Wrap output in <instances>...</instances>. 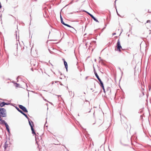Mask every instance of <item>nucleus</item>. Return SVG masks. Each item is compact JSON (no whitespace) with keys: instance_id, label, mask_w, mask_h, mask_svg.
Returning a JSON list of instances; mask_svg holds the SVG:
<instances>
[{"instance_id":"obj_24","label":"nucleus","mask_w":151,"mask_h":151,"mask_svg":"<svg viewBox=\"0 0 151 151\" xmlns=\"http://www.w3.org/2000/svg\"><path fill=\"white\" fill-rule=\"evenodd\" d=\"M150 20H148L147 21V23L150 22Z\"/></svg>"},{"instance_id":"obj_31","label":"nucleus","mask_w":151,"mask_h":151,"mask_svg":"<svg viewBox=\"0 0 151 151\" xmlns=\"http://www.w3.org/2000/svg\"><path fill=\"white\" fill-rule=\"evenodd\" d=\"M92 109L91 108V109H90V110L88 111V112H89H89H91V110Z\"/></svg>"},{"instance_id":"obj_28","label":"nucleus","mask_w":151,"mask_h":151,"mask_svg":"<svg viewBox=\"0 0 151 151\" xmlns=\"http://www.w3.org/2000/svg\"><path fill=\"white\" fill-rule=\"evenodd\" d=\"M116 34V33H113L112 35H115Z\"/></svg>"},{"instance_id":"obj_23","label":"nucleus","mask_w":151,"mask_h":151,"mask_svg":"<svg viewBox=\"0 0 151 151\" xmlns=\"http://www.w3.org/2000/svg\"><path fill=\"white\" fill-rule=\"evenodd\" d=\"M65 67V68H66V70L67 72V71H68V67Z\"/></svg>"},{"instance_id":"obj_9","label":"nucleus","mask_w":151,"mask_h":151,"mask_svg":"<svg viewBox=\"0 0 151 151\" xmlns=\"http://www.w3.org/2000/svg\"><path fill=\"white\" fill-rule=\"evenodd\" d=\"M6 127V129L7 131L9 133H10V129L9 127V126L7 123L5 125Z\"/></svg>"},{"instance_id":"obj_2","label":"nucleus","mask_w":151,"mask_h":151,"mask_svg":"<svg viewBox=\"0 0 151 151\" xmlns=\"http://www.w3.org/2000/svg\"><path fill=\"white\" fill-rule=\"evenodd\" d=\"M116 47H117L116 50L118 51L119 52H121V49H122V47L121 46L120 41L119 39L116 43Z\"/></svg>"},{"instance_id":"obj_32","label":"nucleus","mask_w":151,"mask_h":151,"mask_svg":"<svg viewBox=\"0 0 151 151\" xmlns=\"http://www.w3.org/2000/svg\"><path fill=\"white\" fill-rule=\"evenodd\" d=\"M87 78H88V77H87H87H86V78H85L86 79H87Z\"/></svg>"},{"instance_id":"obj_4","label":"nucleus","mask_w":151,"mask_h":151,"mask_svg":"<svg viewBox=\"0 0 151 151\" xmlns=\"http://www.w3.org/2000/svg\"><path fill=\"white\" fill-rule=\"evenodd\" d=\"M96 78L98 79V80H99V81L100 82V85H102L103 84V83L101 81L100 78H99L97 74H96Z\"/></svg>"},{"instance_id":"obj_12","label":"nucleus","mask_w":151,"mask_h":151,"mask_svg":"<svg viewBox=\"0 0 151 151\" xmlns=\"http://www.w3.org/2000/svg\"><path fill=\"white\" fill-rule=\"evenodd\" d=\"M0 123L1 124H4L5 125L7 123L4 120L2 119L0 121Z\"/></svg>"},{"instance_id":"obj_19","label":"nucleus","mask_w":151,"mask_h":151,"mask_svg":"<svg viewBox=\"0 0 151 151\" xmlns=\"http://www.w3.org/2000/svg\"><path fill=\"white\" fill-rule=\"evenodd\" d=\"M4 104H5V105H10L11 103H7V102H5Z\"/></svg>"},{"instance_id":"obj_22","label":"nucleus","mask_w":151,"mask_h":151,"mask_svg":"<svg viewBox=\"0 0 151 151\" xmlns=\"http://www.w3.org/2000/svg\"><path fill=\"white\" fill-rule=\"evenodd\" d=\"M136 67H135V68H134V72L135 73L136 72Z\"/></svg>"},{"instance_id":"obj_34","label":"nucleus","mask_w":151,"mask_h":151,"mask_svg":"<svg viewBox=\"0 0 151 151\" xmlns=\"http://www.w3.org/2000/svg\"><path fill=\"white\" fill-rule=\"evenodd\" d=\"M119 69L121 71V70L120 68H119Z\"/></svg>"},{"instance_id":"obj_42","label":"nucleus","mask_w":151,"mask_h":151,"mask_svg":"<svg viewBox=\"0 0 151 151\" xmlns=\"http://www.w3.org/2000/svg\"><path fill=\"white\" fill-rule=\"evenodd\" d=\"M84 94H85V92L84 93Z\"/></svg>"},{"instance_id":"obj_14","label":"nucleus","mask_w":151,"mask_h":151,"mask_svg":"<svg viewBox=\"0 0 151 151\" xmlns=\"http://www.w3.org/2000/svg\"><path fill=\"white\" fill-rule=\"evenodd\" d=\"M63 60L64 63V64L65 65V66H68V64L65 61V60L64 59H63Z\"/></svg>"},{"instance_id":"obj_6","label":"nucleus","mask_w":151,"mask_h":151,"mask_svg":"<svg viewBox=\"0 0 151 151\" xmlns=\"http://www.w3.org/2000/svg\"><path fill=\"white\" fill-rule=\"evenodd\" d=\"M60 20H61V23L63 24H64V25H65V26H66L68 27H72L68 24H65L64 22L63 21V18H62V17H61V16H60Z\"/></svg>"},{"instance_id":"obj_30","label":"nucleus","mask_w":151,"mask_h":151,"mask_svg":"<svg viewBox=\"0 0 151 151\" xmlns=\"http://www.w3.org/2000/svg\"><path fill=\"white\" fill-rule=\"evenodd\" d=\"M54 83V82L52 81V85Z\"/></svg>"},{"instance_id":"obj_11","label":"nucleus","mask_w":151,"mask_h":151,"mask_svg":"<svg viewBox=\"0 0 151 151\" xmlns=\"http://www.w3.org/2000/svg\"><path fill=\"white\" fill-rule=\"evenodd\" d=\"M5 102L3 101V102H0V106L1 107H3L5 105V104H4Z\"/></svg>"},{"instance_id":"obj_7","label":"nucleus","mask_w":151,"mask_h":151,"mask_svg":"<svg viewBox=\"0 0 151 151\" xmlns=\"http://www.w3.org/2000/svg\"><path fill=\"white\" fill-rule=\"evenodd\" d=\"M31 129L32 131V133L33 134H34L35 136V140L37 142V134L34 131L33 127H32V129Z\"/></svg>"},{"instance_id":"obj_40","label":"nucleus","mask_w":151,"mask_h":151,"mask_svg":"<svg viewBox=\"0 0 151 151\" xmlns=\"http://www.w3.org/2000/svg\"><path fill=\"white\" fill-rule=\"evenodd\" d=\"M92 89H92V88H91V90H92Z\"/></svg>"},{"instance_id":"obj_5","label":"nucleus","mask_w":151,"mask_h":151,"mask_svg":"<svg viewBox=\"0 0 151 151\" xmlns=\"http://www.w3.org/2000/svg\"><path fill=\"white\" fill-rule=\"evenodd\" d=\"M28 120L29 124L31 127V128L32 129V127H33L34 126L33 122L30 119H28Z\"/></svg>"},{"instance_id":"obj_37","label":"nucleus","mask_w":151,"mask_h":151,"mask_svg":"<svg viewBox=\"0 0 151 151\" xmlns=\"http://www.w3.org/2000/svg\"><path fill=\"white\" fill-rule=\"evenodd\" d=\"M40 137V138L41 139V137Z\"/></svg>"},{"instance_id":"obj_25","label":"nucleus","mask_w":151,"mask_h":151,"mask_svg":"<svg viewBox=\"0 0 151 151\" xmlns=\"http://www.w3.org/2000/svg\"><path fill=\"white\" fill-rule=\"evenodd\" d=\"M1 116H0V121L2 119L1 118Z\"/></svg>"},{"instance_id":"obj_36","label":"nucleus","mask_w":151,"mask_h":151,"mask_svg":"<svg viewBox=\"0 0 151 151\" xmlns=\"http://www.w3.org/2000/svg\"><path fill=\"white\" fill-rule=\"evenodd\" d=\"M95 122L94 123H93V124H95Z\"/></svg>"},{"instance_id":"obj_16","label":"nucleus","mask_w":151,"mask_h":151,"mask_svg":"<svg viewBox=\"0 0 151 151\" xmlns=\"http://www.w3.org/2000/svg\"><path fill=\"white\" fill-rule=\"evenodd\" d=\"M14 84H15V87H16V88L18 87L20 85L19 83H15Z\"/></svg>"},{"instance_id":"obj_3","label":"nucleus","mask_w":151,"mask_h":151,"mask_svg":"<svg viewBox=\"0 0 151 151\" xmlns=\"http://www.w3.org/2000/svg\"><path fill=\"white\" fill-rule=\"evenodd\" d=\"M19 107L24 112L27 113L28 112V111L27 110L26 108L22 106V105H19Z\"/></svg>"},{"instance_id":"obj_8","label":"nucleus","mask_w":151,"mask_h":151,"mask_svg":"<svg viewBox=\"0 0 151 151\" xmlns=\"http://www.w3.org/2000/svg\"><path fill=\"white\" fill-rule=\"evenodd\" d=\"M31 129L32 131V133L33 134H34L35 136V140L37 142V134L34 131L33 127H32V129Z\"/></svg>"},{"instance_id":"obj_21","label":"nucleus","mask_w":151,"mask_h":151,"mask_svg":"<svg viewBox=\"0 0 151 151\" xmlns=\"http://www.w3.org/2000/svg\"><path fill=\"white\" fill-rule=\"evenodd\" d=\"M20 113H21L23 115H24V114H25V113H24L22 111H21V112Z\"/></svg>"},{"instance_id":"obj_20","label":"nucleus","mask_w":151,"mask_h":151,"mask_svg":"<svg viewBox=\"0 0 151 151\" xmlns=\"http://www.w3.org/2000/svg\"><path fill=\"white\" fill-rule=\"evenodd\" d=\"M24 116H25L28 119H29V117H28V116H27V115L26 114H24Z\"/></svg>"},{"instance_id":"obj_17","label":"nucleus","mask_w":151,"mask_h":151,"mask_svg":"<svg viewBox=\"0 0 151 151\" xmlns=\"http://www.w3.org/2000/svg\"><path fill=\"white\" fill-rule=\"evenodd\" d=\"M15 108L20 113L22 111L20 110L19 108H18L17 106H16Z\"/></svg>"},{"instance_id":"obj_39","label":"nucleus","mask_w":151,"mask_h":151,"mask_svg":"<svg viewBox=\"0 0 151 151\" xmlns=\"http://www.w3.org/2000/svg\"><path fill=\"white\" fill-rule=\"evenodd\" d=\"M64 146L65 147V148H66V147H65V146Z\"/></svg>"},{"instance_id":"obj_41","label":"nucleus","mask_w":151,"mask_h":151,"mask_svg":"<svg viewBox=\"0 0 151 151\" xmlns=\"http://www.w3.org/2000/svg\"><path fill=\"white\" fill-rule=\"evenodd\" d=\"M59 96H60V95H59Z\"/></svg>"},{"instance_id":"obj_38","label":"nucleus","mask_w":151,"mask_h":151,"mask_svg":"<svg viewBox=\"0 0 151 151\" xmlns=\"http://www.w3.org/2000/svg\"><path fill=\"white\" fill-rule=\"evenodd\" d=\"M93 114V115H94V112Z\"/></svg>"},{"instance_id":"obj_27","label":"nucleus","mask_w":151,"mask_h":151,"mask_svg":"<svg viewBox=\"0 0 151 151\" xmlns=\"http://www.w3.org/2000/svg\"><path fill=\"white\" fill-rule=\"evenodd\" d=\"M138 69H139V70H138V72H139V71H141V68H138Z\"/></svg>"},{"instance_id":"obj_13","label":"nucleus","mask_w":151,"mask_h":151,"mask_svg":"<svg viewBox=\"0 0 151 151\" xmlns=\"http://www.w3.org/2000/svg\"><path fill=\"white\" fill-rule=\"evenodd\" d=\"M7 141H6V142H5L4 144V150H6V148L8 147V145L7 144Z\"/></svg>"},{"instance_id":"obj_35","label":"nucleus","mask_w":151,"mask_h":151,"mask_svg":"<svg viewBox=\"0 0 151 151\" xmlns=\"http://www.w3.org/2000/svg\"><path fill=\"white\" fill-rule=\"evenodd\" d=\"M109 89V87L108 88H107V90H108Z\"/></svg>"},{"instance_id":"obj_15","label":"nucleus","mask_w":151,"mask_h":151,"mask_svg":"<svg viewBox=\"0 0 151 151\" xmlns=\"http://www.w3.org/2000/svg\"><path fill=\"white\" fill-rule=\"evenodd\" d=\"M100 86L103 89V91H104V92L105 93V88H104V84H103L102 85H100Z\"/></svg>"},{"instance_id":"obj_33","label":"nucleus","mask_w":151,"mask_h":151,"mask_svg":"<svg viewBox=\"0 0 151 151\" xmlns=\"http://www.w3.org/2000/svg\"><path fill=\"white\" fill-rule=\"evenodd\" d=\"M57 82H58V81H55V83H57Z\"/></svg>"},{"instance_id":"obj_18","label":"nucleus","mask_w":151,"mask_h":151,"mask_svg":"<svg viewBox=\"0 0 151 151\" xmlns=\"http://www.w3.org/2000/svg\"><path fill=\"white\" fill-rule=\"evenodd\" d=\"M93 71H94V74H95V76H96V74H97V73L94 67H93Z\"/></svg>"},{"instance_id":"obj_1","label":"nucleus","mask_w":151,"mask_h":151,"mask_svg":"<svg viewBox=\"0 0 151 151\" xmlns=\"http://www.w3.org/2000/svg\"><path fill=\"white\" fill-rule=\"evenodd\" d=\"M0 116L3 117H5L7 116L6 110L5 109L0 108Z\"/></svg>"},{"instance_id":"obj_10","label":"nucleus","mask_w":151,"mask_h":151,"mask_svg":"<svg viewBox=\"0 0 151 151\" xmlns=\"http://www.w3.org/2000/svg\"><path fill=\"white\" fill-rule=\"evenodd\" d=\"M87 13L93 19V20L97 22H99V21L98 20H97L91 14H90L89 13L87 12Z\"/></svg>"},{"instance_id":"obj_29","label":"nucleus","mask_w":151,"mask_h":151,"mask_svg":"<svg viewBox=\"0 0 151 151\" xmlns=\"http://www.w3.org/2000/svg\"><path fill=\"white\" fill-rule=\"evenodd\" d=\"M31 70L32 71H33V68H31Z\"/></svg>"},{"instance_id":"obj_26","label":"nucleus","mask_w":151,"mask_h":151,"mask_svg":"<svg viewBox=\"0 0 151 151\" xmlns=\"http://www.w3.org/2000/svg\"><path fill=\"white\" fill-rule=\"evenodd\" d=\"M37 138L38 139H39V137L37 135Z\"/></svg>"}]
</instances>
